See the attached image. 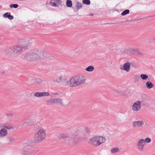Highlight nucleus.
Wrapping results in <instances>:
<instances>
[{
	"instance_id": "1",
	"label": "nucleus",
	"mask_w": 155,
	"mask_h": 155,
	"mask_svg": "<svg viewBox=\"0 0 155 155\" xmlns=\"http://www.w3.org/2000/svg\"><path fill=\"white\" fill-rule=\"evenodd\" d=\"M48 54L44 50L35 49L25 54V58L31 61H41L48 58Z\"/></svg>"
},
{
	"instance_id": "2",
	"label": "nucleus",
	"mask_w": 155,
	"mask_h": 155,
	"mask_svg": "<svg viewBox=\"0 0 155 155\" xmlns=\"http://www.w3.org/2000/svg\"><path fill=\"white\" fill-rule=\"evenodd\" d=\"M86 80V77L84 76H74L67 81L66 84L70 87H75L84 84Z\"/></svg>"
},
{
	"instance_id": "3",
	"label": "nucleus",
	"mask_w": 155,
	"mask_h": 155,
	"mask_svg": "<svg viewBox=\"0 0 155 155\" xmlns=\"http://www.w3.org/2000/svg\"><path fill=\"white\" fill-rule=\"evenodd\" d=\"M23 49L21 46H15L12 48L10 50H7L5 51V53L8 56L15 57L20 54Z\"/></svg>"
},
{
	"instance_id": "4",
	"label": "nucleus",
	"mask_w": 155,
	"mask_h": 155,
	"mask_svg": "<svg viewBox=\"0 0 155 155\" xmlns=\"http://www.w3.org/2000/svg\"><path fill=\"white\" fill-rule=\"evenodd\" d=\"M105 138L103 136H96L90 139L89 143L93 146L97 147L105 142Z\"/></svg>"
},
{
	"instance_id": "5",
	"label": "nucleus",
	"mask_w": 155,
	"mask_h": 155,
	"mask_svg": "<svg viewBox=\"0 0 155 155\" xmlns=\"http://www.w3.org/2000/svg\"><path fill=\"white\" fill-rule=\"evenodd\" d=\"M46 137L45 130L43 128L39 129L35 134L34 136V143H36L41 142Z\"/></svg>"
},
{
	"instance_id": "6",
	"label": "nucleus",
	"mask_w": 155,
	"mask_h": 155,
	"mask_svg": "<svg viewBox=\"0 0 155 155\" xmlns=\"http://www.w3.org/2000/svg\"><path fill=\"white\" fill-rule=\"evenodd\" d=\"M80 139V136L78 134H74L71 136L68 135L65 140L68 145H75L78 144Z\"/></svg>"
},
{
	"instance_id": "7",
	"label": "nucleus",
	"mask_w": 155,
	"mask_h": 155,
	"mask_svg": "<svg viewBox=\"0 0 155 155\" xmlns=\"http://www.w3.org/2000/svg\"><path fill=\"white\" fill-rule=\"evenodd\" d=\"M32 44V40L31 38H27L22 40L21 41V46L23 49H26L30 47Z\"/></svg>"
},
{
	"instance_id": "8",
	"label": "nucleus",
	"mask_w": 155,
	"mask_h": 155,
	"mask_svg": "<svg viewBox=\"0 0 155 155\" xmlns=\"http://www.w3.org/2000/svg\"><path fill=\"white\" fill-rule=\"evenodd\" d=\"M68 78V76L67 73H62L60 76L54 80V82L56 84L65 82L67 81Z\"/></svg>"
},
{
	"instance_id": "9",
	"label": "nucleus",
	"mask_w": 155,
	"mask_h": 155,
	"mask_svg": "<svg viewBox=\"0 0 155 155\" xmlns=\"http://www.w3.org/2000/svg\"><path fill=\"white\" fill-rule=\"evenodd\" d=\"M141 108V102L140 101H135L131 106L132 110L134 112L139 111Z\"/></svg>"
},
{
	"instance_id": "10",
	"label": "nucleus",
	"mask_w": 155,
	"mask_h": 155,
	"mask_svg": "<svg viewBox=\"0 0 155 155\" xmlns=\"http://www.w3.org/2000/svg\"><path fill=\"white\" fill-rule=\"evenodd\" d=\"M145 145L144 139H140L138 141L136 144V147L139 151L142 152L143 150Z\"/></svg>"
},
{
	"instance_id": "11",
	"label": "nucleus",
	"mask_w": 155,
	"mask_h": 155,
	"mask_svg": "<svg viewBox=\"0 0 155 155\" xmlns=\"http://www.w3.org/2000/svg\"><path fill=\"white\" fill-rule=\"evenodd\" d=\"M120 52L122 54L130 56L131 55V48H122L120 49Z\"/></svg>"
},
{
	"instance_id": "12",
	"label": "nucleus",
	"mask_w": 155,
	"mask_h": 155,
	"mask_svg": "<svg viewBox=\"0 0 155 155\" xmlns=\"http://www.w3.org/2000/svg\"><path fill=\"white\" fill-rule=\"evenodd\" d=\"M132 126L134 128H140L144 125V122L142 120L134 121L132 123Z\"/></svg>"
},
{
	"instance_id": "13",
	"label": "nucleus",
	"mask_w": 155,
	"mask_h": 155,
	"mask_svg": "<svg viewBox=\"0 0 155 155\" xmlns=\"http://www.w3.org/2000/svg\"><path fill=\"white\" fill-rule=\"evenodd\" d=\"M50 94L48 92H36L34 94V96L36 97H48L50 96Z\"/></svg>"
},
{
	"instance_id": "14",
	"label": "nucleus",
	"mask_w": 155,
	"mask_h": 155,
	"mask_svg": "<svg viewBox=\"0 0 155 155\" xmlns=\"http://www.w3.org/2000/svg\"><path fill=\"white\" fill-rule=\"evenodd\" d=\"M61 4V0H51L50 2V4L53 6L58 7Z\"/></svg>"
},
{
	"instance_id": "15",
	"label": "nucleus",
	"mask_w": 155,
	"mask_h": 155,
	"mask_svg": "<svg viewBox=\"0 0 155 155\" xmlns=\"http://www.w3.org/2000/svg\"><path fill=\"white\" fill-rule=\"evenodd\" d=\"M130 64L129 62L125 63L123 65V68H120L121 70H124L127 72H129L130 70Z\"/></svg>"
},
{
	"instance_id": "16",
	"label": "nucleus",
	"mask_w": 155,
	"mask_h": 155,
	"mask_svg": "<svg viewBox=\"0 0 155 155\" xmlns=\"http://www.w3.org/2000/svg\"><path fill=\"white\" fill-rule=\"evenodd\" d=\"M8 134L7 131L4 128L1 129L0 130V138H2L6 136Z\"/></svg>"
},
{
	"instance_id": "17",
	"label": "nucleus",
	"mask_w": 155,
	"mask_h": 155,
	"mask_svg": "<svg viewBox=\"0 0 155 155\" xmlns=\"http://www.w3.org/2000/svg\"><path fill=\"white\" fill-rule=\"evenodd\" d=\"M53 104H58L60 105L62 104V101L60 98H52Z\"/></svg>"
},
{
	"instance_id": "18",
	"label": "nucleus",
	"mask_w": 155,
	"mask_h": 155,
	"mask_svg": "<svg viewBox=\"0 0 155 155\" xmlns=\"http://www.w3.org/2000/svg\"><path fill=\"white\" fill-rule=\"evenodd\" d=\"M146 86L147 87L148 89H150L153 87L154 85L150 81L147 82L146 83Z\"/></svg>"
},
{
	"instance_id": "19",
	"label": "nucleus",
	"mask_w": 155,
	"mask_h": 155,
	"mask_svg": "<svg viewBox=\"0 0 155 155\" xmlns=\"http://www.w3.org/2000/svg\"><path fill=\"white\" fill-rule=\"evenodd\" d=\"M94 70V67L92 65L89 66L85 68V70L87 72H91Z\"/></svg>"
},
{
	"instance_id": "20",
	"label": "nucleus",
	"mask_w": 155,
	"mask_h": 155,
	"mask_svg": "<svg viewBox=\"0 0 155 155\" xmlns=\"http://www.w3.org/2000/svg\"><path fill=\"white\" fill-rule=\"evenodd\" d=\"M119 150L118 147H113L110 150V152L114 154L118 152Z\"/></svg>"
},
{
	"instance_id": "21",
	"label": "nucleus",
	"mask_w": 155,
	"mask_h": 155,
	"mask_svg": "<svg viewBox=\"0 0 155 155\" xmlns=\"http://www.w3.org/2000/svg\"><path fill=\"white\" fill-rule=\"evenodd\" d=\"M126 91L124 89H119L118 91V93L122 96H126Z\"/></svg>"
},
{
	"instance_id": "22",
	"label": "nucleus",
	"mask_w": 155,
	"mask_h": 155,
	"mask_svg": "<svg viewBox=\"0 0 155 155\" xmlns=\"http://www.w3.org/2000/svg\"><path fill=\"white\" fill-rule=\"evenodd\" d=\"M68 136V135L66 134H61L59 135V138L62 139H64L65 141Z\"/></svg>"
},
{
	"instance_id": "23",
	"label": "nucleus",
	"mask_w": 155,
	"mask_h": 155,
	"mask_svg": "<svg viewBox=\"0 0 155 155\" xmlns=\"http://www.w3.org/2000/svg\"><path fill=\"white\" fill-rule=\"evenodd\" d=\"M138 50L136 48H131V55L132 54H138Z\"/></svg>"
},
{
	"instance_id": "24",
	"label": "nucleus",
	"mask_w": 155,
	"mask_h": 155,
	"mask_svg": "<svg viewBox=\"0 0 155 155\" xmlns=\"http://www.w3.org/2000/svg\"><path fill=\"white\" fill-rule=\"evenodd\" d=\"M0 127L2 128V127H4L6 129H13V128L12 127H7L5 126V124H4L2 123H0Z\"/></svg>"
},
{
	"instance_id": "25",
	"label": "nucleus",
	"mask_w": 155,
	"mask_h": 155,
	"mask_svg": "<svg viewBox=\"0 0 155 155\" xmlns=\"http://www.w3.org/2000/svg\"><path fill=\"white\" fill-rule=\"evenodd\" d=\"M66 5L69 7H71L72 6V2L70 0H67L66 2Z\"/></svg>"
},
{
	"instance_id": "26",
	"label": "nucleus",
	"mask_w": 155,
	"mask_h": 155,
	"mask_svg": "<svg viewBox=\"0 0 155 155\" xmlns=\"http://www.w3.org/2000/svg\"><path fill=\"white\" fill-rule=\"evenodd\" d=\"M140 77L143 80H146L148 78V76L144 74H141L140 76Z\"/></svg>"
},
{
	"instance_id": "27",
	"label": "nucleus",
	"mask_w": 155,
	"mask_h": 155,
	"mask_svg": "<svg viewBox=\"0 0 155 155\" xmlns=\"http://www.w3.org/2000/svg\"><path fill=\"white\" fill-rule=\"evenodd\" d=\"M151 141V139L149 137H147L144 139V143L146 144V143H150Z\"/></svg>"
},
{
	"instance_id": "28",
	"label": "nucleus",
	"mask_w": 155,
	"mask_h": 155,
	"mask_svg": "<svg viewBox=\"0 0 155 155\" xmlns=\"http://www.w3.org/2000/svg\"><path fill=\"white\" fill-rule=\"evenodd\" d=\"M130 11L129 10L127 9L124 11L121 14L123 16L126 15L129 13Z\"/></svg>"
},
{
	"instance_id": "29",
	"label": "nucleus",
	"mask_w": 155,
	"mask_h": 155,
	"mask_svg": "<svg viewBox=\"0 0 155 155\" xmlns=\"http://www.w3.org/2000/svg\"><path fill=\"white\" fill-rule=\"evenodd\" d=\"M46 104L47 105H51L52 104H53V101L52 100V98L51 99L48 100L47 101Z\"/></svg>"
},
{
	"instance_id": "30",
	"label": "nucleus",
	"mask_w": 155,
	"mask_h": 155,
	"mask_svg": "<svg viewBox=\"0 0 155 155\" xmlns=\"http://www.w3.org/2000/svg\"><path fill=\"white\" fill-rule=\"evenodd\" d=\"M139 76L138 75H136L134 76V80L135 82H138L139 81Z\"/></svg>"
},
{
	"instance_id": "31",
	"label": "nucleus",
	"mask_w": 155,
	"mask_h": 155,
	"mask_svg": "<svg viewBox=\"0 0 155 155\" xmlns=\"http://www.w3.org/2000/svg\"><path fill=\"white\" fill-rule=\"evenodd\" d=\"M82 2L83 4L87 5H89L91 3L90 0H83Z\"/></svg>"
},
{
	"instance_id": "32",
	"label": "nucleus",
	"mask_w": 155,
	"mask_h": 155,
	"mask_svg": "<svg viewBox=\"0 0 155 155\" xmlns=\"http://www.w3.org/2000/svg\"><path fill=\"white\" fill-rule=\"evenodd\" d=\"M82 7V4L81 3L77 2V8L78 9H80Z\"/></svg>"
},
{
	"instance_id": "33",
	"label": "nucleus",
	"mask_w": 155,
	"mask_h": 155,
	"mask_svg": "<svg viewBox=\"0 0 155 155\" xmlns=\"http://www.w3.org/2000/svg\"><path fill=\"white\" fill-rule=\"evenodd\" d=\"M33 152L31 150H28L25 154V155H32Z\"/></svg>"
},
{
	"instance_id": "34",
	"label": "nucleus",
	"mask_w": 155,
	"mask_h": 155,
	"mask_svg": "<svg viewBox=\"0 0 155 155\" xmlns=\"http://www.w3.org/2000/svg\"><path fill=\"white\" fill-rule=\"evenodd\" d=\"M9 14H10V13L9 12L6 13L4 14L3 17L5 18H8Z\"/></svg>"
},
{
	"instance_id": "35",
	"label": "nucleus",
	"mask_w": 155,
	"mask_h": 155,
	"mask_svg": "<svg viewBox=\"0 0 155 155\" xmlns=\"http://www.w3.org/2000/svg\"><path fill=\"white\" fill-rule=\"evenodd\" d=\"M8 18L9 20H12L13 18V17L12 15H11L10 14H9Z\"/></svg>"
},
{
	"instance_id": "36",
	"label": "nucleus",
	"mask_w": 155,
	"mask_h": 155,
	"mask_svg": "<svg viewBox=\"0 0 155 155\" xmlns=\"http://www.w3.org/2000/svg\"><path fill=\"white\" fill-rule=\"evenodd\" d=\"M13 7L14 8H17L18 7V5L17 4H14V5H13Z\"/></svg>"
},
{
	"instance_id": "37",
	"label": "nucleus",
	"mask_w": 155,
	"mask_h": 155,
	"mask_svg": "<svg viewBox=\"0 0 155 155\" xmlns=\"http://www.w3.org/2000/svg\"><path fill=\"white\" fill-rule=\"evenodd\" d=\"M30 120L29 119L26 120V121L25 122V123H27V124H28L29 123Z\"/></svg>"
},
{
	"instance_id": "38",
	"label": "nucleus",
	"mask_w": 155,
	"mask_h": 155,
	"mask_svg": "<svg viewBox=\"0 0 155 155\" xmlns=\"http://www.w3.org/2000/svg\"><path fill=\"white\" fill-rule=\"evenodd\" d=\"M14 139L12 138H10L9 139V140L10 142H12L14 141Z\"/></svg>"
},
{
	"instance_id": "39",
	"label": "nucleus",
	"mask_w": 155,
	"mask_h": 155,
	"mask_svg": "<svg viewBox=\"0 0 155 155\" xmlns=\"http://www.w3.org/2000/svg\"><path fill=\"white\" fill-rule=\"evenodd\" d=\"M10 7L11 8H12L13 7V5L11 4L10 5Z\"/></svg>"
},
{
	"instance_id": "40",
	"label": "nucleus",
	"mask_w": 155,
	"mask_h": 155,
	"mask_svg": "<svg viewBox=\"0 0 155 155\" xmlns=\"http://www.w3.org/2000/svg\"><path fill=\"white\" fill-rule=\"evenodd\" d=\"M91 15V16H93V14H92Z\"/></svg>"
}]
</instances>
